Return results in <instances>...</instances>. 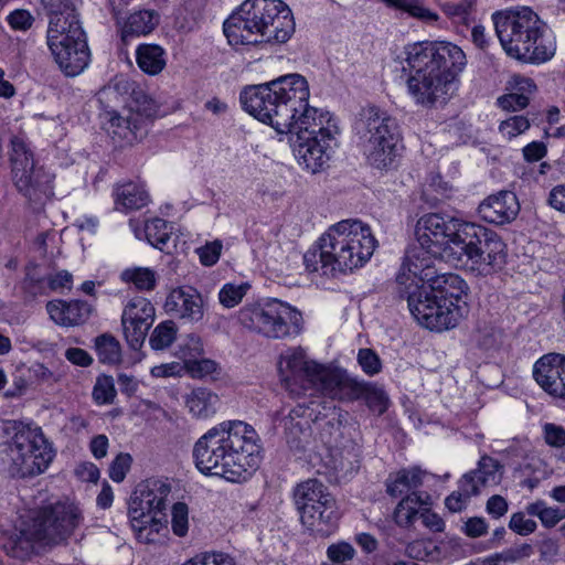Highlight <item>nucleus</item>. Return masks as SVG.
Instances as JSON below:
<instances>
[{"mask_svg": "<svg viewBox=\"0 0 565 565\" xmlns=\"http://www.w3.org/2000/svg\"><path fill=\"white\" fill-rule=\"evenodd\" d=\"M47 286L53 291H68L72 289L73 286V276L67 270H60L47 277Z\"/></svg>", "mask_w": 565, "mask_h": 565, "instance_id": "obj_64", "label": "nucleus"}, {"mask_svg": "<svg viewBox=\"0 0 565 565\" xmlns=\"http://www.w3.org/2000/svg\"><path fill=\"white\" fill-rule=\"evenodd\" d=\"M278 371L281 381L290 393L299 394L292 385L300 384L302 388L308 384L330 396L334 386L333 376L340 373V367L319 364L307 358L300 347L289 348L280 354Z\"/></svg>", "mask_w": 565, "mask_h": 565, "instance_id": "obj_14", "label": "nucleus"}, {"mask_svg": "<svg viewBox=\"0 0 565 565\" xmlns=\"http://www.w3.org/2000/svg\"><path fill=\"white\" fill-rule=\"evenodd\" d=\"M443 252L439 248L424 246L419 241L413 244L405 254L401 270L396 276L397 290L423 287L436 275L434 267L437 258L443 259Z\"/></svg>", "mask_w": 565, "mask_h": 565, "instance_id": "obj_17", "label": "nucleus"}, {"mask_svg": "<svg viewBox=\"0 0 565 565\" xmlns=\"http://www.w3.org/2000/svg\"><path fill=\"white\" fill-rule=\"evenodd\" d=\"M473 6V0H461L459 2H446L443 4L444 12L454 19L465 21Z\"/></svg>", "mask_w": 565, "mask_h": 565, "instance_id": "obj_62", "label": "nucleus"}, {"mask_svg": "<svg viewBox=\"0 0 565 565\" xmlns=\"http://www.w3.org/2000/svg\"><path fill=\"white\" fill-rule=\"evenodd\" d=\"M460 242L448 249L454 255L450 263L479 275H489L505 263V244L491 230L469 223L459 235Z\"/></svg>", "mask_w": 565, "mask_h": 565, "instance_id": "obj_8", "label": "nucleus"}, {"mask_svg": "<svg viewBox=\"0 0 565 565\" xmlns=\"http://www.w3.org/2000/svg\"><path fill=\"white\" fill-rule=\"evenodd\" d=\"M14 434L8 443V471L12 477L26 478L43 473L55 450L41 427L14 423Z\"/></svg>", "mask_w": 565, "mask_h": 565, "instance_id": "obj_10", "label": "nucleus"}, {"mask_svg": "<svg viewBox=\"0 0 565 565\" xmlns=\"http://www.w3.org/2000/svg\"><path fill=\"white\" fill-rule=\"evenodd\" d=\"M465 225H469V222L448 215L429 213L422 216L417 222V241L424 246L439 248L444 253L443 259L450 263L454 255H450L448 249L451 248V245L460 242L459 235H461V231L463 232Z\"/></svg>", "mask_w": 565, "mask_h": 565, "instance_id": "obj_16", "label": "nucleus"}, {"mask_svg": "<svg viewBox=\"0 0 565 565\" xmlns=\"http://www.w3.org/2000/svg\"><path fill=\"white\" fill-rule=\"evenodd\" d=\"M82 510L73 502L57 501L31 510L22 520L13 542V557L28 558L41 548L65 543L81 525Z\"/></svg>", "mask_w": 565, "mask_h": 565, "instance_id": "obj_5", "label": "nucleus"}, {"mask_svg": "<svg viewBox=\"0 0 565 565\" xmlns=\"http://www.w3.org/2000/svg\"><path fill=\"white\" fill-rule=\"evenodd\" d=\"M294 501L297 511L320 509L322 505L335 501L328 488L317 479H308L298 483L294 490Z\"/></svg>", "mask_w": 565, "mask_h": 565, "instance_id": "obj_27", "label": "nucleus"}, {"mask_svg": "<svg viewBox=\"0 0 565 565\" xmlns=\"http://www.w3.org/2000/svg\"><path fill=\"white\" fill-rule=\"evenodd\" d=\"M406 61L414 72L407 79L408 93L423 107L445 103L456 90L457 76L467 63L463 51L449 42L414 44Z\"/></svg>", "mask_w": 565, "mask_h": 565, "instance_id": "obj_3", "label": "nucleus"}, {"mask_svg": "<svg viewBox=\"0 0 565 565\" xmlns=\"http://www.w3.org/2000/svg\"><path fill=\"white\" fill-rule=\"evenodd\" d=\"M49 14L46 31V44L49 49L58 47L85 38V32L76 12V6H57V8H44Z\"/></svg>", "mask_w": 565, "mask_h": 565, "instance_id": "obj_19", "label": "nucleus"}, {"mask_svg": "<svg viewBox=\"0 0 565 565\" xmlns=\"http://www.w3.org/2000/svg\"><path fill=\"white\" fill-rule=\"evenodd\" d=\"M115 209L120 212H129L145 207L150 196L145 184L139 181H127L118 184L114 191Z\"/></svg>", "mask_w": 565, "mask_h": 565, "instance_id": "obj_29", "label": "nucleus"}, {"mask_svg": "<svg viewBox=\"0 0 565 565\" xmlns=\"http://www.w3.org/2000/svg\"><path fill=\"white\" fill-rule=\"evenodd\" d=\"M196 468L204 475L243 482L260 463L256 430L241 420L223 422L201 436L193 447Z\"/></svg>", "mask_w": 565, "mask_h": 565, "instance_id": "obj_2", "label": "nucleus"}, {"mask_svg": "<svg viewBox=\"0 0 565 565\" xmlns=\"http://www.w3.org/2000/svg\"><path fill=\"white\" fill-rule=\"evenodd\" d=\"M172 227L160 217L148 220L145 224V235L149 244L158 249H163L170 239Z\"/></svg>", "mask_w": 565, "mask_h": 565, "instance_id": "obj_40", "label": "nucleus"}, {"mask_svg": "<svg viewBox=\"0 0 565 565\" xmlns=\"http://www.w3.org/2000/svg\"><path fill=\"white\" fill-rule=\"evenodd\" d=\"M327 262L337 273H349L370 260L377 247L371 227L358 220H342L322 235Z\"/></svg>", "mask_w": 565, "mask_h": 565, "instance_id": "obj_7", "label": "nucleus"}, {"mask_svg": "<svg viewBox=\"0 0 565 565\" xmlns=\"http://www.w3.org/2000/svg\"><path fill=\"white\" fill-rule=\"evenodd\" d=\"M156 310L152 303L143 297L131 298L124 308L121 319L134 320L152 326Z\"/></svg>", "mask_w": 565, "mask_h": 565, "instance_id": "obj_37", "label": "nucleus"}, {"mask_svg": "<svg viewBox=\"0 0 565 565\" xmlns=\"http://www.w3.org/2000/svg\"><path fill=\"white\" fill-rule=\"evenodd\" d=\"M11 146L10 161L14 185L29 201L43 204L54 194V174L35 164L33 154L23 140L14 138Z\"/></svg>", "mask_w": 565, "mask_h": 565, "instance_id": "obj_15", "label": "nucleus"}, {"mask_svg": "<svg viewBox=\"0 0 565 565\" xmlns=\"http://www.w3.org/2000/svg\"><path fill=\"white\" fill-rule=\"evenodd\" d=\"M137 64L147 74L157 75L166 66L164 51L154 44H142L137 49Z\"/></svg>", "mask_w": 565, "mask_h": 565, "instance_id": "obj_34", "label": "nucleus"}, {"mask_svg": "<svg viewBox=\"0 0 565 565\" xmlns=\"http://www.w3.org/2000/svg\"><path fill=\"white\" fill-rule=\"evenodd\" d=\"M159 22L154 11L141 10L130 14L122 28V39L129 35H146L150 33Z\"/></svg>", "mask_w": 565, "mask_h": 565, "instance_id": "obj_33", "label": "nucleus"}, {"mask_svg": "<svg viewBox=\"0 0 565 565\" xmlns=\"http://www.w3.org/2000/svg\"><path fill=\"white\" fill-rule=\"evenodd\" d=\"M323 252L322 236L319 238L318 248H311L303 255V263L308 271L315 273L321 270L322 275H335L332 265L327 262Z\"/></svg>", "mask_w": 565, "mask_h": 565, "instance_id": "obj_44", "label": "nucleus"}, {"mask_svg": "<svg viewBox=\"0 0 565 565\" xmlns=\"http://www.w3.org/2000/svg\"><path fill=\"white\" fill-rule=\"evenodd\" d=\"M184 367L193 377H203L214 373L217 364L209 359L196 358L186 363Z\"/></svg>", "mask_w": 565, "mask_h": 565, "instance_id": "obj_59", "label": "nucleus"}, {"mask_svg": "<svg viewBox=\"0 0 565 565\" xmlns=\"http://www.w3.org/2000/svg\"><path fill=\"white\" fill-rule=\"evenodd\" d=\"M309 97L307 79L294 73L245 86L239 102L244 110L278 134L295 132L294 152L299 164L316 173L330 160L339 127L329 111L309 106Z\"/></svg>", "mask_w": 565, "mask_h": 565, "instance_id": "obj_1", "label": "nucleus"}, {"mask_svg": "<svg viewBox=\"0 0 565 565\" xmlns=\"http://www.w3.org/2000/svg\"><path fill=\"white\" fill-rule=\"evenodd\" d=\"M125 339L132 350H139L147 338L150 324L121 319Z\"/></svg>", "mask_w": 565, "mask_h": 565, "instance_id": "obj_46", "label": "nucleus"}, {"mask_svg": "<svg viewBox=\"0 0 565 565\" xmlns=\"http://www.w3.org/2000/svg\"><path fill=\"white\" fill-rule=\"evenodd\" d=\"M67 366L63 363L53 369L44 365L43 363L32 364L28 372L29 377L40 385H54L61 382L66 375Z\"/></svg>", "mask_w": 565, "mask_h": 565, "instance_id": "obj_39", "label": "nucleus"}, {"mask_svg": "<svg viewBox=\"0 0 565 565\" xmlns=\"http://www.w3.org/2000/svg\"><path fill=\"white\" fill-rule=\"evenodd\" d=\"M355 554V548L344 541L330 544L327 548L328 559L339 565H347L348 562L354 558Z\"/></svg>", "mask_w": 565, "mask_h": 565, "instance_id": "obj_52", "label": "nucleus"}, {"mask_svg": "<svg viewBox=\"0 0 565 565\" xmlns=\"http://www.w3.org/2000/svg\"><path fill=\"white\" fill-rule=\"evenodd\" d=\"M177 338V327L171 320L159 323L150 334L151 349L159 351L169 348Z\"/></svg>", "mask_w": 565, "mask_h": 565, "instance_id": "obj_43", "label": "nucleus"}, {"mask_svg": "<svg viewBox=\"0 0 565 565\" xmlns=\"http://www.w3.org/2000/svg\"><path fill=\"white\" fill-rule=\"evenodd\" d=\"M530 121L524 116H512L503 120L500 126V132L508 139H512L530 128Z\"/></svg>", "mask_w": 565, "mask_h": 565, "instance_id": "obj_53", "label": "nucleus"}, {"mask_svg": "<svg viewBox=\"0 0 565 565\" xmlns=\"http://www.w3.org/2000/svg\"><path fill=\"white\" fill-rule=\"evenodd\" d=\"M439 300L446 303H466L462 296L468 289L467 284L456 274L435 275L434 278L425 285Z\"/></svg>", "mask_w": 565, "mask_h": 565, "instance_id": "obj_28", "label": "nucleus"}, {"mask_svg": "<svg viewBox=\"0 0 565 565\" xmlns=\"http://www.w3.org/2000/svg\"><path fill=\"white\" fill-rule=\"evenodd\" d=\"M45 286V278L38 271V267L35 265L29 266L23 281L24 289L36 296L44 294Z\"/></svg>", "mask_w": 565, "mask_h": 565, "instance_id": "obj_56", "label": "nucleus"}, {"mask_svg": "<svg viewBox=\"0 0 565 565\" xmlns=\"http://www.w3.org/2000/svg\"><path fill=\"white\" fill-rule=\"evenodd\" d=\"M50 318L62 327H77L84 324L92 316L94 307L83 300L55 299L46 303Z\"/></svg>", "mask_w": 565, "mask_h": 565, "instance_id": "obj_24", "label": "nucleus"}, {"mask_svg": "<svg viewBox=\"0 0 565 565\" xmlns=\"http://www.w3.org/2000/svg\"><path fill=\"white\" fill-rule=\"evenodd\" d=\"M302 526L315 537L324 539L331 535L340 519L337 502L332 501L320 509H310L299 513Z\"/></svg>", "mask_w": 565, "mask_h": 565, "instance_id": "obj_26", "label": "nucleus"}, {"mask_svg": "<svg viewBox=\"0 0 565 565\" xmlns=\"http://www.w3.org/2000/svg\"><path fill=\"white\" fill-rule=\"evenodd\" d=\"M167 313L188 322H199L204 317V303L201 294L193 287L173 288L164 302Z\"/></svg>", "mask_w": 565, "mask_h": 565, "instance_id": "obj_21", "label": "nucleus"}, {"mask_svg": "<svg viewBox=\"0 0 565 565\" xmlns=\"http://www.w3.org/2000/svg\"><path fill=\"white\" fill-rule=\"evenodd\" d=\"M218 396L207 388L199 387L186 398V406L196 418H207L215 414Z\"/></svg>", "mask_w": 565, "mask_h": 565, "instance_id": "obj_32", "label": "nucleus"}, {"mask_svg": "<svg viewBox=\"0 0 565 565\" xmlns=\"http://www.w3.org/2000/svg\"><path fill=\"white\" fill-rule=\"evenodd\" d=\"M171 492L169 483L150 479L140 483L134 491L129 503L130 524L141 543H151L163 526V511Z\"/></svg>", "mask_w": 565, "mask_h": 565, "instance_id": "obj_12", "label": "nucleus"}, {"mask_svg": "<svg viewBox=\"0 0 565 565\" xmlns=\"http://www.w3.org/2000/svg\"><path fill=\"white\" fill-rule=\"evenodd\" d=\"M249 289L248 282H227L218 291V301L224 308H234L242 302Z\"/></svg>", "mask_w": 565, "mask_h": 565, "instance_id": "obj_45", "label": "nucleus"}, {"mask_svg": "<svg viewBox=\"0 0 565 565\" xmlns=\"http://www.w3.org/2000/svg\"><path fill=\"white\" fill-rule=\"evenodd\" d=\"M543 435L545 443L553 448H562L565 446V428L553 424L546 423L543 426Z\"/></svg>", "mask_w": 565, "mask_h": 565, "instance_id": "obj_60", "label": "nucleus"}, {"mask_svg": "<svg viewBox=\"0 0 565 565\" xmlns=\"http://www.w3.org/2000/svg\"><path fill=\"white\" fill-rule=\"evenodd\" d=\"M333 382L335 384L330 394L333 399L352 402L364 398L369 408L379 414L388 407V397L382 388L358 381L343 369L333 376Z\"/></svg>", "mask_w": 565, "mask_h": 565, "instance_id": "obj_18", "label": "nucleus"}, {"mask_svg": "<svg viewBox=\"0 0 565 565\" xmlns=\"http://www.w3.org/2000/svg\"><path fill=\"white\" fill-rule=\"evenodd\" d=\"M481 217L488 223L503 225L513 221L520 212L516 195L511 191H500L482 201L478 207Z\"/></svg>", "mask_w": 565, "mask_h": 565, "instance_id": "obj_23", "label": "nucleus"}, {"mask_svg": "<svg viewBox=\"0 0 565 565\" xmlns=\"http://www.w3.org/2000/svg\"><path fill=\"white\" fill-rule=\"evenodd\" d=\"M203 343L199 335L189 334L179 344L178 355L183 360L184 365L191 360L201 358L203 355Z\"/></svg>", "mask_w": 565, "mask_h": 565, "instance_id": "obj_49", "label": "nucleus"}, {"mask_svg": "<svg viewBox=\"0 0 565 565\" xmlns=\"http://www.w3.org/2000/svg\"><path fill=\"white\" fill-rule=\"evenodd\" d=\"M509 529L518 535L527 536L536 531L537 523L526 518L524 512H515L510 518Z\"/></svg>", "mask_w": 565, "mask_h": 565, "instance_id": "obj_54", "label": "nucleus"}, {"mask_svg": "<svg viewBox=\"0 0 565 565\" xmlns=\"http://www.w3.org/2000/svg\"><path fill=\"white\" fill-rule=\"evenodd\" d=\"M132 458L129 454H119L111 462L109 477L115 482H121L128 472Z\"/></svg>", "mask_w": 565, "mask_h": 565, "instance_id": "obj_58", "label": "nucleus"}, {"mask_svg": "<svg viewBox=\"0 0 565 565\" xmlns=\"http://www.w3.org/2000/svg\"><path fill=\"white\" fill-rule=\"evenodd\" d=\"M358 362L362 370L369 375L377 374L382 367L380 358L371 349H360Z\"/></svg>", "mask_w": 565, "mask_h": 565, "instance_id": "obj_57", "label": "nucleus"}, {"mask_svg": "<svg viewBox=\"0 0 565 565\" xmlns=\"http://www.w3.org/2000/svg\"><path fill=\"white\" fill-rule=\"evenodd\" d=\"M108 131L114 137L131 143L143 137L146 132L145 119L131 111L127 116L113 115L109 119Z\"/></svg>", "mask_w": 565, "mask_h": 565, "instance_id": "obj_30", "label": "nucleus"}, {"mask_svg": "<svg viewBox=\"0 0 565 565\" xmlns=\"http://www.w3.org/2000/svg\"><path fill=\"white\" fill-rule=\"evenodd\" d=\"M428 498L427 494L424 498L423 493L419 492H413L403 498L394 511L396 523L401 526L411 525L417 516L419 509L427 504Z\"/></svg>", "mask_w": 565, "mask_h": 565, "instance_id": "obj_35", "label": "nucleus"}, {"mask_svg": "<svg viewBox=\"0 0 565 565\" xmlns=\"http://www.w3.org/2000/svg\"><path fill=\"white\" fill-rule=\"evenodd\" d=\"M499 462L488 456L479 460L478 468L463 475L459 481V489L466 495H478L482 489L495 486L500 482Z\"/></svg>", "mask_w": 565, "mask_h": 565, "instance_id": "obj_25", "label": "nucleus"}, {"mask_svg": "<svg viewBox=\"0 0 565 565\" xmlns=\"http://www.w3.org/2000/svg\"><path fill=\"white\" fill-rule=\"evenodd\" d=\"M525 511L529 515L537 516L543 526L548 529L555 526L561 520L565 519V507H547L542 500L529 503Z\"/></svg>", "mask_w": 565, "mask_h": 565, "instance_id": "obj_41", "label": "nucleus"}, {"mask_svg": "<svg viewBox=\"0 0 565 565\" xmlns=\"http://www.w3.org/2000/svg\"><path fill=\"white\" fill-rule=\"evenodd\" d=\"M495 33L505 53L516 60L541 63L555 53L547 26L529 7L492 14Z\"/></svg>", "mask_w": 565, "mask_h": 565, "instance_id": "obj_6", "label": "nucleus"}, {"mask_svg": "<svg viewBox=\"0 0 565 565\" xmlns=\"http://www.w3.org/2000/svg\"><path fill=\"white\" fill-rule=\"evenodd\" d=\"M93 399L98 405L111 404L116 397L114 379L108 375L98 376L93 387Z\"/></svg>", "mask_w": 565, "mask_h": 565, "instance_id": "obj_48", "label": "nucleus"}, {"mask_svg": "<svg viewBox=\"0 0 565 565\" xmlns=\"http://www.w3.org/2000/svg\"><path fill=\"white\" fill-rule=\"evenodd\" d=\"M533 376L545 393L565 405V355H543L533 366Z\"/></svg>", "mask_w": 565, "mask_h": 565, "instance_id": "obj_20", "label": "nucleus"}, {"mask_svg": "<svg viewBox=\"0 0 565 565\" xmlns=\"http://www.w3.org/2000/svg\"><path fill=\"white\" fill-rule=\"evenodd\" d=\"M305 412V408L298 406L282 419L284 428L288 437V443L296 441L299 435L305 433V426H308V422L306 420L302 423L301 420H296V418L303 416Z\"/></svg>", "mask_w": 565, "mask_h": 565, "instance_id": "obj_50", "label": "nucleus"}, {"mask_svg": "<svg viewBox=\"0 0 565 565\" xmlns=\"http://www.w3.org/2000/svg\"><path fill=\"white\" fill-rule=\"evenodd\" d=\"M423 476L424 472L418 468L402 469L392 473L386 480V492L394 498L417 492L423 484Z\"/></svg>", "mask_w": 565, "mask_h": 565, "instance_id": "obj_31", "label": "nucleus"}, {"mask_svg": "<svg viewBox=\"0 0 565 565\" xmlns=\"http://www.w3.org/2000/svg\"><path fill=\"white\" fill-rule=\"evenodd\" d=\"M500 331L491 323L479 321L472 332L473 342L481 349L490 350L499 343Z\"/></svg>", "mask_w": 565, "mask_h": 565, "instance_id": "obj_47", "label": "nucleus"}, {"mask_svg": "<svg viewBox=\"0 0 565 565\" xmlns=\"http://www.w3.org/2000/svg\"><path fill=\"white\" fill-rule=\"evenodd\" d=\"M49 50L66 76L79 75L88 66L90 60L86 36Z\"/></svg>", "mask_w": 565, "mask_h": 565, "instance_id": "obj_22", "label": "nucleus"}, {"mask_svg": "<svg viewBox=\"0 0 565 565\" xmlns=\"http://www.w3.org/2000/svg\"><path fill=\"white\" fill-rule=\"evenodd\" d=\"M120 277L125 282L132 284L140 291L153 290L157 285L156 273L147 267L127 268Z\"/></svg>", "mask_w": 565, "mask_h": 565, "instance_id": "obj_42", "label": "nucleus"}, {"mask_svg": "<svg viewBox=\"0 0 565 565\" xmlns=\"http://www.w3.org/2000/svg\"><path fill=\"white\" fill-rule=\"evenodd\" d=\"M95 349L99 362L104 364H117L121 361V348L119 341L111 334L105 333L95 339Z\"/></svg>", "mask_w": 565, "mask_h": 565, "instance_id": "obj_38", "label": "nucleus"}, {"mask_svg": "<svg viewBox=\"0 0 565 565\" xmlns=\"http://www.w3.org/2000/svg\"><path fill=\"white\" fill-rule=\"evenodd\" d=\"M355 128L365 143L369 163L380 170L391 167L401 141L397 120L379 107L369 106L360 113Z\"/></svg>", "mask_w": 565, "mask_h": 565, "instance_id": "obj_9", "label": "nucleus"}, {"mask_svg": "<svg viewBox=\"0 0 565 565\" xmlns=\"http://www.w3.org/2000/svg\"><path fill=\"white\" fill-rule=\"evenodd\" d=\"M411 287L398 294L407 299L409 311L417 322L431 331L454 329L468 313L467 303H446L428 287Z\"/></svg>", "mask_w": 565, "mask_h": 565, "instance_id": "obj_13", "label": "nucleus"}, {"mask_svg": "<svg viewBox=\"0 0 565 565\" xmlns=\"http://www.w3.org/2000/svg\"><path fill=\"white\" fill-rule=\"evenodd\" d=\"M171 527L173 534L179 537L186 535L189 530V509L183 502H177L171 511Z\"/></svg>", "mask_w": 565, "mask_h": 565, "instance_id": "obj_51", "label": "nucleus"}, {"mask_svg": "<svg viewBox=\"0 0 565 565\" xmlns=\"http://www.w3.org/2000/svg\"><path fill=\"white\" fill-rule=\"evenodd\" d=\"M182 565H238L235 558L226 553H205L195 556Z\"/></svg>", "mask_w": 565, "mask_h": 565, "instance_id": "obj_55", "label": "nucleus"}, {"mask_svg": "<svg viewBox=\"0 0 565 565\" xmlns=\"http://www.w3.org/2000/svg\"><path fill=\"white\" fill-rule=\"evenodd\" d=\"M237 318L244 328L267 339L292 338L302 329L301 313L276 299L246 303Z\"/></svg>", "mask_w": 565, "mask_h": 565, "instance_id": "obj_11", "label": "nucleus"}, {"mask_svg": "<svg viewBox=\"0 0 565 565\" xmlns=\"http://www.w3.org/2000/svg\"><path fill=\"white\" fill-rule=\"evenodd\" d=\"M534 553L533 546L527 543L511 546L501 552L493 553L483 559V565H510L530 558Z\"/></svg>", "mask_w": 565, "mask_h": 565, "instance_id": "obj_36", "label": "nucleus"}, {"mask_svg": "<svg viewBox=\"0 0 565 565\" xmlns=\"http://www.w3.org/2000/svg\"><path fill=\"white\" fill-rule=\"evenodd\" d=\"M7 21L13 30L26 31L32 26L34 18L28 10L17 9L7 17Z\"/></svg>", "mask_w": 565, "mask_h": 565, "instance_id": "obj_63", "label": "nucleus"}, {"mask_svg": "<svg viewBox=\"0 0 565 565\" xmlns=\"http://www.w3.org/2000/svg\"><path fill=\"white\" fill-rule=\"evenodd\" d=\"M223 31L231 45L285 43L295 21L281 0H246L225 20Z\"/></svg>", "mask_w": 565, "mask_h": 565, "instance_id": "obj_4", "label": "nucleus"}, {"mask_svg": "<svg viewBox=\"0 0 565 565\" xmlns=\"http://www.w3.org/2000/svg\"><path fill=\"white\" fill-rule=\"evenodd\" d=\"M530 98L513 90L498 98V105L508 111H518L524 109L529 105Z\"/></svg>", "mask_w": 565, "mask_h": 565, "instance_id": "obj_61", "label": "nucleus"}]
</instances>
